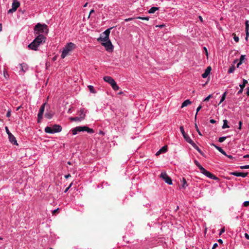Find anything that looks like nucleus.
I'll use <instances>...</instances> for the list:
<instances>
[{
    "label": "nucleus",
    "instance_id": "obj_3",
    "mask_svg": "<svg viewBox=\"0 0 249 249\" xmlns=\"http://www.w3.org/2000/svg\"><path fill=\"white\" fill-rule=\"evenodd\" d=\"M76 47V45L72 43H68L63 48L62 53L61 55L62 58H64L70 52L74 50Z\"/></svg>",
    "mask_w": 249,
    "mask_h": 249
},
{
    "label": "nucleus",
    "instance_id": "obj_19",
    "mask_svg": "<svg viewBox=\"0 0 249 249\" xmlns=\"http://www.w3.org/2000/svg\"><path fill=\"white\" fill-rule=\"evenodd\" d=\"M111 28L107 29L105 32L102 33V36H104L105 37H109Z\"/></svg>",
    "mask_w": 249,
    "mask_h": 249
},
{
    "label": "nucleus",
    "instance_id": "obj_39",
    "mask_svg": "<svg viewBox=\"0 0 249 249\" xmlns=\"http://www.w3.org/2000/svg\"><path fill=\"white\" fill-rule=\"evenodd\" d=\"M240 168L242 169H249V165H245V166H242L240 167Z\"/></svg>",
    "mask_w": 249,
    "mask_h": 249
},
{
    "label": "nucleus",
    "instance_id": "obj_43",
    "mask_svg": "<svg viewBox=\"0 0 249 249\" xmlns=\"http://www.w3.org/2000/svg\"><path fill=\"white\" fill-rule=\"evenodd\" d=\"M71 185H72V183H71L70 184L69 186L68 187H67V188L65 189V191H64V193H66V192H68V190L70 189V188L71 187Z\"/></svg>",
    "mask_w": 249,
    "mask_h": 249
},
{
    "label": "nucleus",
    "instance_id": "obj_62",
    "mask_svg": "<svg viewBox=\"0 0 249 249\" xmlns=\"http://www.w3.org/2000/svg\"><path fill=\"white\" fill-rule=\"evenodd\" d=\"M21 107L23 108V107H22L21 106H18L16 107V109H20Z\"/></svg>",
    "mask_w": 249,
    "mask_h": 249
},
{
    "label": "nucleus",
    "instance_id": "obj_59",
    "mask_svg": "<svg viewBox=\"0 0 249 249\" xmlns=\"http://www.w3.org/2000/svg\"><path fill=\"white\" fill-rule=\"evenodd\" d=\"M226 156H227L229 158H230V159H232V158H233V157H232V156L231 155H227L226 154Z\"/></svg>",
    "mask_w": 249,
    "mask_h": 249
},
{
    "label": "nucleus",
    "instance_id": "obj_53",
    "mask_svg": "<svg viewBox=\"0 0 249 249\" xmlns=\"http://www.w3.org/2000/svg\"><path fill=\"white\" fill-rule=\"evenodd\" d=\"M245 236L247 239H249V235L248 233H246L245 234Z\"/></svg>",
    "mask_w": 249,
    "mask_h": 249
},
{
    "label": "nucleus",
    "instance_id": "obj_26",
    "mask_svg": "<svg viewBox=\"0 0 249 249\" xmlns=\"http://www.w3.org/2000/svg\"><path fill=\"white\" fill-rule=\"evenodd\" d=\"M195 163L196 165L198 167V168L200 170V171H201V169H203L204 168L200 165V164L198 162V161L195 160Z\"/></svg>",
    "mask_w": 249,
    "mask_h": 249
},
{
    "label": "nucleus",
    "instance_id": "obj_47",
    "mask_svg": "<svg viewBox=\"0 0 249 249\" xmlns=\"http://www.w3.org/2000/svg\"><path fill=\"white\" fill-rule=\"evenodd\" d=\"M16 10H12V8L10 9H9L8 11V13L9 14V13H12L13 12H15Z\"/></svg>",
    "mask_w": 249,
    "mask_h": 249
},
{
    "label": "nucleus",
    "instance_id": "obj_33",
    "mask_svg": "<svg viewBox=\"0 0 249 249\" xmlns=\"http://www.w3.org/2000/svg\"><path fill=\"white\" fill-rule=\"evenodd\" d=\"M226 138H227L226 137H220L219 138L218 142H222L226 139Z\"/></svg>",
    "mask_w": 249,
    "mask_h": 249
},
{
    "label": "nucleus",
    "instance_id": "obj_35",
    "mask_svg": "<svg viewBox=\"0 0 249 249\" xmlns=\"http://www.w3.org/2000/svg\"><path fill=\"white\" fill-rule=\"evenodd\" d=\"M246 36L245 39L246 40H248V37L249 36V30H248V29L246 30Z\"/></svg>",
    "mask_w": 249,
    "mask_h": 249
},
{
    "label": "nucleus",
    "instance_id": "obj_15",
    "mask_svg": "<svg viewBox=\"0 0 249 249\" xmlns=\"http://www.w3.org/2000/svg\"><path fill=\"white\" fill-rule=\"evenodd\" d=\"M212 68L210 66L208 67L205 71V72L202 74V77L204 78H206L210 74Z\"/></svg>",
    "mask_w": 249,
    "mask_h": 249
},
{
    "label": "nucleus",
    "instance_id": "obj_37",
    "mask_svg": "<svg viewBox=\"0 0 249 249\" xmlns=\"http://www.w3.org/2000/svg\"><path fill=\"white\" fill-rule=\"evenodd\" d=\"M187 106V100H185L183 103L182 104V105L181 106V107L182 108L184 107Z\"/></svg>",
    "mask_w": 249,
    "mask_h": 249
},
{
    "label": "nucleus",
    "instance_id": "obj_12",
    "mask_svg": "<svg viewBox=\"0 0 249 249\" xmlns=\"http://www.w3.org/2000/svg\"><path fill=\"white\" fill-rule=\"evenodd\" d=\"M54 113L51 110H47V112L45 113V117L51 119L53 116Z\"/></svg>",
    "mask_w": 249,
    "mask_h": 249
},
{
    "label": "nucleus",
    "instance_id": "obj_17",
    "mask_svg": "<svg viewBox=\"0 0 249 249\" xmlns=\"http://www.w3.org/2000/svg\"><path fill=\"white\" fill-rule=\"evenodd\" d=\"M167 150V146H164L161 148H160L156 153V156L160 155L162 153H165Z\"/></svg>",
    "mask_w": 249,
    "mask_h": 249
},
{
    "label": "nucleus",
    "instance_id": "obj_2",
    "mask_svg": "<svg viewBox=\"0 0 249 249\" xmlns=\"http://www.w3.org/2000/svg\"><path fill=\"white\" fill-rule=\"evenodd\" d=\"M72 135H75L78 132L87 131L89 134H92L94 132L93 129L90 128L87 126H76L71 130Z\"/></svg>",
    "mask_w": 249,
    "mask_h": 249
},
{
    "label": "nucleus",
    "instance_id": "obj_32",
    "mask_svg": "<svg viewBox=\"0 0 249 249\" xmlns=\"http://www.w3.org/2000/svg\"><path fill=\"white\" fill-rule=\"evenodd\" d=\"M232 36H233V39H234V41L236 42H238L239 41V37L238 36H236V35L234 33L232 34Z\"/></svg>",
    "mask_w": 249,
    "mask_h": 249
},
{
    "label": "nucleus",
    "instance_id": "obj_6",
    "mask_svg": "<svg viewBox=\"0 0 249 249\" xmlns=\"http://www.w3.org/2000/svg\"><path fill=\"white\" fill-rule=\"evenodd\" d=\"M105 81L109 84L112 89L115 90H118L119 89L115 80L110 76H106L103 78Z\"/></svg>",
    "mask_w": 249,
    "mask_h": 249
},
{
    "label": "nucleus",
    "instance_id": "obj_25",
    "mask_svg": "<svg viewBox=\"0 0 249 249\" xmlns=\"http://www.w3.org/2000/svg\"><path fill=\"white\" fill-rule=\"evenodd\" d=\"M158 10H159L158 7H152L148 11V13L150 14H153V13H154Z\"/></svg>",
    "mask_w": 249,
    "mask_h": 249
},
{
    "label": "nucleus",
    "instance_id": "obj_50",
    "mask_svg": "<svg viewBox=\"0 0 249 249\" xmlns=\"http://www.w3.org/2000/svg\"><path fill=\"white\" fill-rule=\"evenodd\" d=\"M11 115V112L10 110H9L7 113H6V117H9Z\"/></svg>",
    "mask_w": 249,
    "mask_h": 249
},
{
    "label": "nucleus",
    "instance_id": "obj_9",
    "mask_svg": "<svg viewBox=\"0 0 249 249\" xmlns=\"http://www.w3.org/2000/svg\"><path fill=\"white\" fill-rule=\"evenodd\" d=\"M102 45L106 48V50L108 52L112 51L113 46L110 40L102 42Z\"/></svg>",
    "mask_w": 249,
    "mask_h": 249
},
{
    "label": "nucleus",
    "instance_id": "obj_10",
    "mask_svg": "<svg viewBox=\"0 0 249 249\" xmlns=\"http://www.w3.org/2000/svg\"><path fill=\"white\" fill-rule=\"evenodd\" d=\"M188 143H189L191 144L192 146L195 148L199 153H200L202 155H203V153L200 148L197 146L196 143L192 140L189 137H188Z\"/></svg>",
    "mask_w": 249,
    "mask_h": 249
},
{
    "label": "nucleus",
    "instance_id": "obj_18",
    "mask_svg": "<svg viewBox=\"0 0 249 249\" xmlns=\"http://www.w3.org/2000/svg\"><path fill=\"white\" fill-rule=\"evenodd\" d=\"M20 3L17 1L14 0L12 5V10H17V8L19 6Z\"/></svg>",
    "mask_w": 249,
    "mask_h": 249
},
{
    "label": "nucleus",
    "instance_id": "obj_55",
    "mask_svg": "<svg viewBox=\"0 0 249 249\" xmlns=\"http://www.w3.org/2000/svg\"><path fill=\"white\" fill-rule=\"evenodd\" d=\"M247 83H248V81L245 79H244L243 84L246 85V84Z\"/></svg>",
    "mask_w": 249,
    "mask_h": 249
},
{
    "label": "nucleus",
    "instance_id": "obj_42",
    "mask_svg": "<svg viewBox=\"0 0 249 249\" xmlns=\"http://www.w3.org/2000/svg\"><path fill=\"white\" fill-rule=\"evenodd\" d=\"M212 96V95H209L208 97H207L204 100V101H208L209 100V99H210V98H211V97Z\"/></svg>",
    "mask_w": 249,
    "mask_h": 249
},
{
    "label": "nucleus",
    "instance_id": "obj_41",
    "mask_svg": "<svg viewBox=\"0 0 249 249\" xmlns=\"http://www.w3.org/2000/svg\"><path fill=\"white\" fill-rule=\"evenodd\" d=\"M46 106H47V104L46 103H45L41 105V107H40V108H39V109H44L45 107Z\"/></svg>",
    "mask_w": 249,
    "mask_h": 249
},
{
    "label": "nucleus",
    "instance_id": "obj_63",
    "mask_svg": "<svg viewBox=\"0 0 249 249\" xmlns=\"http://www.w3.org/2000/svg\"><path fill=\"white\" fill-rule=\"evenodd\" d=\"M94 12V10H91L90 11V13H89V15L90 14H91L92 13H93Z\"/></svg>",
    "mask_w": 249,
    "mask_h": 249
},
{
    "label": "nucleus",
    "instance_id": "obj_7",
    "mask_svg": "<svg viewBox=\"0 0 249 249\" xmlns=\"http://www.w3.org/2000/svg\"><path fill=\"white\" fill-rule=\"evenodd\" d=\"M200 172L205 175L206 177H208L209 178H210L211 179H213L214 180H218V178L216 177L215 176L213 175V174L211 173L209 171H207L205 169L203 168V169H201V171Z\"/></svg>",
    "mask_w": 249,
    "mask_h": 249
},
{
    "label": "nucleus",
    "instance_id": "obj_27",
    "mask_svg": "<svg viewBox=\"0 0 249 249\" xmlns=\"http://www.w3.org/2000/svg\"><path fill=\"white\" fill-rule=\"evenodd\" d=\"M88 87L90 92L93 93H96V91L94 90V87L92 86L89 85L88 86Z\"/></svg>",
    "mask_w": 249,
    "mask_h": 249
},
{
    "label": "nucleus",
    "instance_id": "obj_16",
    "mask_svg": "<svg viewBox=\"0 0 249 249\" xmlns=\"http://www.w3.org/2000/svg\"><path fill=\"white\" fill-rule=\"evenodd\" d=\"M44 110H39V111L37 114V123H40L41 120L43 117Z\"/></svg>",
    "mask_w": 249,
    "mask_h": 249
},
{
    "label": "nucleus",
    "instance_id": "obj_38",
    "mask_svg": "<svg viewBox=\"0 0 249 249\" xmlns=\"http://www.w3.org/2000/svg\"><path fill=\"white\" fill-rule=\"evenodd\" d=\"M243 205L245 207L249 206V201H245L243 203Z\"/></svg>",
    "mask_w": 249,
    "mask_h": 249
},
{
    "label": "nucleus",
    "instance_id": "obj_14",
    "mask_svg": "<svg viewBox=\"0 0 249 249\" xmlns=\"http://www.w3.org/2000/svg\"><path fill=\"white\" fill-rule=\"evenodd\" d=\"M8 138H9V141L12 143H13L14 144L18 145V143H17V140L16 139V138L12 134H9Z\"/></svg>",
    "mask_w": 249,
    "mask_h": 249
},
{
    "label": "nucleus",
    "instance_id": "obj_29",
    "mask_svg": "<svg viewBox=\"0 0 249 249\" xmlns=\"http://www.w3.org/2000/svg\"><path fill=\"white\" fill-rule=\"evenodd\" d=\"M226 92H225L222 95V96L221 98L219 104L221 103L222 102H223L225 100V99L226 98Z\"/></svg>",
    "mask_w": 249,
    "mask_h": 249
},
{
    "label": "nucleus",
    "instance_id": "obj_21",
    "mask_svg": "<svg viewBox=\"0 0 249 249\" xmlns=\"http://www.w3.org/2000/svg\"><path fill=\"white\" fill-rule=\"evenodd\" d=\"M21 70L24 72L27 70V65L25 63L19 64Z\"/></svg>",
    "mask_w": 249,
    "mask_h": 249
},
{
    "label": "nucleus",
    "instance_id": "obj_40",
    "mask_svg": "<svg viewBox=\"0 0 249 249\" xmlns=\"http://www.w3.org/2000/svg\"><path fill=\"white\" fill-rule=\"evenodd\" d=\"M5 130H6V132L7 133V134H8V135L9 136V134H12L10 131L9 130L8 128V127L6 126L5 127Z\"/></svg>",
    "mask_w": 249,
    "mask_h": 249
},
{
    "label": "nucleus",
    "instance_id": "obj_22",
    "mask_svg": "<svg viewBox=\"0 0 249 249\" xmlns=\"http://www.w3.org/2000/svg\"><path fill=\"white\" fill-rule=\"evenodd\" d=\"M45 132L47 133L53 134V130L52 127L47 126L45 128Z\"/></svg>",
    "mask_w": 249,
    "mask_h": 249
},
{
    "label": "nucleus",
    "instance_id": "obj_24",
    "mask_svg": "<svg viewBox=\"0 0 249 249\" xmlns=\"http://www.w3.org/2000/svg\"><path fill=\"white\" fill-rule=\"evenodd\" d=\"M180 131H181V133H182V135H183V136L184 138L186 140H187V135H186V133H185V131H184V130L183 126H181L180 127Z\"/></svg>",
    "mask_w": 249,
    "mask_h": 249
},
{
    "label": "nucleus",
    "instance_id": "obj_45",
    "mask_svg": "<svg viewBox=\"0 0 249 249\" xmlns=\"http://www.w3.org/2000/svg\"><path fill=\"white\" fill-rule=\"evenodd\" d=\"M249 30V24L248 23V21L246 22V30Z\"/></svg>",
    "mask_w": 249,
    "mask_h": 249
},
{
    "label": "nucleus",
    "instance_id": "obj_5",
    "mask_svg": "<svg viewBox=\"0 0 249 249\" xmlns=\"http://www.w3.org/2000/svg\"><path fill=\"white\" fill-rule=\"evenodd\" d=\"M34 30L36 34H38L39 35H40V33L48 34L49 31L47 25L45 24H41L39 23H38L35 26Z\"/></svg>",
    "mask_w": 249,
    "mask_h": 249
},
{
    "label": "nucleus",
    "instance_id": "obj_52",
    "mask_svg": "<svg viewBox=\"0 0 249 249\" xmlns=\"http://www.w3.org/2000/svg\"><path fill=\"white\" fill-rule=\"evenodd\" d=\"M210 122L212 124H214L215 123L216 121L213 119H211Z\"/></svg>",
    "mask_w": 249,
    "mask_h": 249
},
{
    "label": "nucleus",
    "instance_id": "obj_57",
    "mask_svg": "<svg viewBox=\"0 0 249 249\" xmlns=\"http://www.w3.org/2000/svg\"><path fill=\"white\" fill-rule=\"evenodd\" d=\"M71 177V175L70 174H68V175H67L65 176V178H68L69 177Z\"/></svg>",
    "mask_w": 249,
    "mask_h": 249
},
{
    "label": "nucleus",
    "instance_id": "obj_60",
    "mask_svg": "<svg viewBox=\"0 0 249 249\" xmlns=\"http://www.w3.org/2000/svg\"><path fill=\"white\" fill-rule=\"evenodd\" d=\"M218 242L219 243H221V244H222V243H223V241H222V240H221V239H219V240H218Z\"/></svg>",
    "mask_w": 249,
    "mask_h": 249
},
{
    "label": "nucleus",
    "instance_id": "obj_61",
    "mask_svg": "<svg viewBox=\"0 0 249 249\" xmlns=\"http://www.w3.org/2000/svg\"><path fill=\"white\" fill-rule=\"evenodd\" d=\"M244 158H249V155H246L244 156Z\"/></svg>",
    "mask_w": 249,
    "mask_h": 249
},
{
    "label": "nucleus",
    "instance_id": "obj_46",
    "mask_svg": "<svg viewBox=\"0 0 249 249\" xmlns=\"http://www.w3.org/2000/svg\"><path fill=\"white\" fill-rule=\"evenodd\" d=\"M224 232H225V228H222L221 229V231H220V233H219V235L222 234Z\"/></svg>",
    "mask_w": 249,
    "mask_h": 249
},
{
    "label": "nucleus",
    "instance_id": "obj_20",
    "mask_svg": "<svg viewBox=\"0 0 249 249\" xmlns=\"http://www.w3.org/2000/svg\"><path fill=\"white\" fill-rule=\"evenodd\" d=\"M108 40H109V37H105L104 36H102V34H101L100 37H99L97 39V40L98 41H103V42L107 41Z\"/></svg>",
    "mask_w": 249,
    "mask_h": 249
},
{
    "label": "nucleus",
    "instance_id": "obj_64",
    "mask_svg": "<svg viewBox=\"0 0 249 249\" xmlns=\"http://www.w3.org/2000/svg\"><path fill=\"white\" fill-rule=\"evenodd\" d=\"M247 94L248 95H249V89H248V91H247Z\"/></svg>",
    "mask_w": 249,
    "mask_h": 249
},
{
    "label": "nucleus",
    "instance_id": "obj_58",
    "mask_svg": "<svg viewBox=\"0 0 249 249\" xmlns=\"http://www.w3.org/2000/svg\"><path fill=\"white\" fill-rule=\"evenodd\" d=\"M58 210V208L56 209H55L53 211V213L54 214Z\"/></svg>",
    "mask_w": 249,
    "mask_h": 249
},
{
    "label": "nucleus",
    "instance_id": "obj_30",
    "mask_svg": "<svg viewBox=\"0 0 249 249\" xmlns=\"http://www.w3.org/2000/svg\"><path fill=\"white\" fill-rule=\"evenodd\" d=\"M235 70V67L233 65H232L229 69L228 72L232 73Z\"/></svg>",
    "mask_w": 249,
    "mask_h": 249
},
{
    "label": "nucleus",
    "instance_id": "obj_49",
    "mask_svg": "<svg viewBox=\"0 0 249 249\" xmlns=\"http://www.w3.org/2000/svg\"><path fill=\"white\" fill-rule=\"evenodd\" d=\"M218 246V245L217 243H215L214 244V245H213V247L212 248V249H216Z\"/></svg>",
    "mask_w": 249,
    "mask_h": 249
},
{
    "label": "nucleus",
    "instance_id": "obj_56",
    "mask_svg": "<svg viewBox=\"0 0 249 249\" xmlns=\"http://www.w3.org/2000/svg\"><path fill=\"white\" fill-rule=\"evenodd\" d=\"M242 64V62L239 61L237 64V67L238 68L240 65Z\"/></svg>",
    "mask_w": 249,
    "mask_h": 249
},
{
    "label": "nucleus",
    "instance_id": "obj_31",
    "mask_svg": "<svg viewBox=\"0 0 249 249\" xmlns=\"http://www.w3.org/2000/svg\"><path fill=\"white\" fill-rule=\"evenodd\" d=\"M136 18H137V19H142V20H148L149 19V18L148 17H138Z\"/></svg>",
    "mask_w": 249,
    "mask_h": 249
},
{
    "label": "nucleus",
    "instance_id": "obj_36",
    "mask_svg": "<svg viewBox=\"0 0 249 249\" xmlns=\"http://www.w3.org/2000/svg\"><path fill=\"white\" fill-rule=\"evenodd\" d=\"M245 59V55H242L240 57L239 61L243 63L244 60Z\"/></svg>",
    "mask_w": 249,
    "mask_h": 249
},
{
    "label": "nucleus",
    "instance_id": "obj_8",
    "mask_svg": "<svg viewBox=\"0 0 249 249\" xmlns=\"http://www.w3.org/2000/svg\"><path fill=\"white\" fill-rule=\"evenodd\" d=\"M160 178H162L166 183L169 185L172 184L171 178L167 175L165 172H162L160 174Z\"/></svg>",
    "mask_w": 249,
    "mask_h": 249
},
{
    "label": "nucleus",
    "instance_id": "obj_1",
    "mask_svg": "<svg viewBox=\"0 0 249 249\" xmlns=\"http://www.w3.org/2000/svg\"><path fill=\"white\" fill-rule=\"evenodd\" d=\"M46 37L43 35H39L34 41L28 45V48L30 49L36 51L37 47L42 44L45 42Z\"/></svg>",
    "mask_w": 249,
    "mask_h": 249
},
{
    "label": "nucleus",
    "instance_id": "obj_4",
    "mask_svg": "<svg viewBox=\"0 0 249 249\" xmlns=\"http://www.w3.org/2000/svg\"><path fill=\"white\" fill-rule=\"evenodd\" d=\"M86 112L85 110H79L77 111L75 117L70 118L71 121L81 122L85 119Z\"/></svg>",
    "mask_w": 249,
    "mask_h": 249
},
{
    "label": "nucleus",
    "instance_id": "obj_11",
    "mask_svg": "<svg viewBox=\"0 0 249 249\" xmlns=\"http://www.w3.org/2000/svg\"><path fill=\"white\" fill-rule=\"evenodd\" d=\"M230 174L234 175L236 177H242L243 178H245L248 176V173L234 172L231 173Z\"/></svg>",
    "mask_w": 249,
    "mask_h": 249
},
{
    "label": "nucleus",
    "instance_id": "obj_13",
    "mask_svg": "<svg viewBox=\"0 0 249 249\" xmlns=\"http://www.w3.org/2000/svg\"><path fill=\"white\" fill-rule=\"evenodd\" d=\"M52 128L53 133L60 132L62 130V127L60 125L54 124Z\"/></svg>",
    "mask_w": 249,
    "mask_h": 249
},
{
    "label": "nucleus",
    "instance_id": "obj_28",
    "mask_svg": "<svg viewBox=\"0 0 249 249\" xmlns=\"http://www.w3.org/2000/svg\"><path fill=\"white\" fill-rule=\"evenodd\" d=\"M223 122H224V124H223V126H222V128L223 129H225V128H229V126L228 125V121H227V120H224Z\"/></svg>",
    "mask_w": 249,
    "mask_h": 249
},
{
    "label": "nucleus",
    "instance_id": "obj_23",
    "mask_svg": "<svg viewBox=\"0 0 249 249\" xmlns=\"http://www.w3.org/2000/svg\"><path fill=\"white\" fill-rule=\"evenodd\" d=\"M213 145L214 146L216 149H217L220 153L224 155H226V152L220 147L216 146V145L213 144Z\"/></svg>",
    "mask_w": 249,
    "mask_h": 249
},
{
    "label": "nucleus",
    "instance_id": "obj_34",
    "mask_svg": "<svg viewBox=\"0 0 249 249\" xmlns=\"http://www.w3.org/2000/svg\"><path fill=\"white\" fill-rule=\"evenodd\" d=\"M183 184L181 186V187H179L180 189H181L182 188H185V183H186V180H185V178H183Z\"/></svg>",
    "mask_w": 249,
    "mask_h": 249
},
{
    "label": "nucleus",
    "instance_id": "obj_51",
    "mask_svg": "<svg viewBox=\"0 0 249 249\" xmlns=\"http://www.w3.org/2000/svg\"><path fill=\"white\" fill-rule=\"evenodd\" d=\"M239 86L240 87L241 89H243L246 85L242 84L240 85Z\"/></svg>",
    "mask_w": 249,
    "mask_h": 249
},
{
    "label": "nucleus",
    "instance_id": "obj_44",
    "mask_svg": "<svg viewBox=\"0 0 249 249\" xmlns=\"http://www.w3.org/2000/svg\"><path fill=\"white\" fill-rule=\"evenodd\" d=\"M135 18H126L124 19V21H131V20H132L133 19H135Z\"/></svg>",
    "mask_w": 249,
    "mask_h": 249
},
{
    "label": "nucleus",
    "instance_id": "obj_54",
    "mask_svg": "<svg viewBox=\"0 0 249 249\" xmlns=\"http://www.w3.org/2000/svg\"><path fill=\"white\" fill-rule=\"evenodd\" d=\"M204 50L205 51L206 55L208 56V53L206 47H204Z\"/></svg>",
    "mask_w": 249,
    "mask_h": 249
},
{
    "label": "nucleus",
    "instance_id": "obj_48",
    "mask_svg": "<svg viewBox=\"0 0 249 249\" xmlns=\"http://www.w3.org/2000/svg\"><path fill=\"white\" fill-rule=\"evenodd\" d=\"M242 123L241 121H240L239 123V127H238V129H241V128H242Z\"/></svg>",
    "mask_w": 249,
    "mask_h": 249
}]
</instances>
